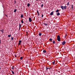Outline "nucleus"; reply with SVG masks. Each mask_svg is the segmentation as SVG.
<instances>
[{
  "mask_svg": "<svg viewBox=\"0 0 75 75\" xmlns=\"http://www.w3.org/2000/svg\"><path fill=\"white\" fill-rule=\"evenodd\" d=\"M2 34H3V33H4V32H3V31H2Z\"/></svg>",
  "mask_w": 75,
  "mask_h": 75,
  "instance_id": "obj_36",
  "label": "nucleus"
},
{
  "mask_svg": "<svg viewBox=\"0 0 75 75\" xmlns=\"http://www.w3.org/2000/svg\"><path fill=\"white\" fill-rule=\"evenodd\" d=\"M67 6H65L64 7V9H65H65H67Z\"/></svg>",
  "mask_w": 75,
  "mask_h": 75,
  "instance_id": "obj_10",
  "label": "nucleus"
},
{
  "mask_svg": "<svg viewBox=\"0 0 75 75\" xmlns=\"http://www.w3.org/2000/svg\"><path fill=\"white\" fill-rule=\"evenodd\" d=\"M71 8H72V9H73V8H74V5H72Z\"/></svg>",
  "mask_w": 75,
  "mask_h": 75,
  "instance_id": "obj_20",
  "label": "nucleus"
},
{
  "mask_svg": "<svg viewBox=\"0 0 75 75\" xmlns=\"http://www.w3.org/2000/svg\"><path fill=\"white\" fill-rule=\"evenodd\" d=\"M39 36H41V33H39Z\"/></svg>",
  "mask_w": 75,
  "mask_h": 75,
  "instance_id": "obj_15",
  "label": "nucleus"
},
{
  "mask_svg": "<svg viewBox=\"0 0 75 75\" xmlns=\"http://www.w3.org/2000/svg\"><path fill=\"white\" fill-rule=\"evenodd\" d=\"M0 31L1 32H2L3 31H4V30H3V29H2L1 30H0Z\"/></svg>",
  "mask_w": 75,
  "mask_h": 75,
  "instance_id": "obj_19",
  "label": "nucleus"
},
{
  "mask_svg": "<svg viewBox=\"0 0 75 75\" xmlns=\"http://www.w3.org/2000/svg\"><path fill=\"white\" fill-rule=\"evenodd\" d=\"M27 34V35H28V34L27 33V34Z\"/></svg>",
  "mask_w": 75,
  "mask_h": 75,
  "instance_id": "obj_42",
  "label": "nucleus"
},
{
  "mask_svg": "<svg viewBox=\"0 0 75 75\" xmlns=\"http://www.w3.org/2000/svg\"><path fill=\"white\" fill-rule=\"evenodd\" d=\"M15 3H16V1H15Z\"/></svg>",
  "mask_w": 75,
  "mask_h": 75,
  "instance_id": "obj_40",
  "label": "nucleus"
},
{
  "mask_svg": "<svg viewBox=\"0 0 75 75\" xmlns=\"http://www.w3.org/2000/svg\"><path fill=\"white\" fill-rule=\"evenodd\" d=\"M37 13H38H38H39L38 12V10L37 11Z\"/></svg>",
  "mask_w": 75,
  "mask_h": 75,
  "instance_id": "obj_32",
  "label": "nucleus"
},
{
  "mask_svg": "<svg viewBox=\"0 0 75 75\" xmlns=\"http://www.w3.org/2000/svg\"><path fill=\"white\" fill-rule=\"evenodd\" d=\"M41 7H43V4H42V5H41Z\"/></svg>",
  "mask_w": 75,
  "mask_h": 75,
  "instance_id": "obj_31",
  "label": "nucleus"
},
{
  "mask_svg": "<svg viewBox=\"0 0 75 75\" xmlns=\"http://www.w3.org/2000/svg\"><path fill=\"white\" fill-rule=\"evenodd\" d=\"M38 16H40V14L39 13H38Z\"/></svg>",
  "mask_w": 75,
  "mask_h": 75,
  "instance_id": "obj_37",
  "label": "nucleus"
},
{
  "mask_svg": "<svg viewBox=\"0 0 75 75\" xmlns=\"http://www.w3.org/2000/svg\"><path fill=\"white\" fill-rule=\"evenodd\" d=\"M23 57H21L20 59L21 60H22V59H23Z\"/></svg>",
  "mask_w": 75,
  "mask_h": 75,
  "instance_id": "obj_23",
  "label": "nucleus"
},
{
  "mask_svg": "<svg viewBox=\"0 0 75 75\" xmlns=\"http://www.w3.org/2000/svg\"><path fill=\"white\" fill-rule=\"evenodd\" d=\"M65 44H66V42L65 41H63L62 42V45H65Z\"/></svg>",
  "mask_w": 75,
  "mask_h": 75,
  "instance_id": "obj_2",
  "label": "nucleus"
},
{
  "mask_svg": "<svg viewBox=\"0 0 75 75\" xmlns=\"http://www.w3.org/2000/svg\"><path fill=\"white\" fill-rule=\"evenodd\" d=\"M54 11H53L52 12L50 13V15H51V16H52V15H53V14L54 13Z\"/></svg>",
  "mask_w": 75,
  "mask_h": 75,
  "instance_id": "obj_5",
  "label": "nucleus"
},
{
  "mask_svg": "<svg viewBox=\"0 0 75 75\" xmlns=\"http://www.w3.org/2000/svg\"><path fill=\"white\" fill-rule=\"evenodd\" d=\"M15 57H17V56L16 55V54H15Z\"/></svg>",
  "mask_w": 75,
  "mask_h": 75,
  "instance_id": "obj_34",
  "label": "nucleus"
},
{
  "mask_svg": "<svg viewBox=\"0 0 75 75\" xmlns=\"http://www.w3.org/2000/svg\"><path fill=\"white\" fill-rule=\"evenodd\" d=\"M60 7L62 8V10H64V7L62 6H61Z\"/></svg>",
  "mask_w": 75,
  "mask_h": 75,
  "instance_id": "obj_4",
  "label": "nucleus"
},
{
  "mask_svg": "<svg viewBox=\"0 0 75 75\" xmlns=\"http://www.w3.org/2000/svg\"><path fill=\"white\" fill-rule=\"evenodd\" d=\"M5 16H6V17H7V15H6Z\"/></svg>",
  "mask_w": 75,
  "mask_h": 75,
  "instance_id": "obj_38",
  "label": "nucleus"
},
{
  "mask_svg": "<svg viewBox=\"0 0 75 75\" xmlns=\"http://www.w3.org/2000/svg\"><path fill=\"white\" fill-rule=\"evenodd\" d=\"M67 34H65V38H66V37H67Z\"/></svg>",
  "mask_w": 75,
  "mask_h": 75,
  "instance_id": "obj_26",
  "label": "nucleus"
},
{
  "mask_svg": "<svg viewBox=\"0 0 75 75\" xmlns=\"http://www.w3.org/2000/svg\"><path fill=\"white\" fill-rule=\"evenodd\" d=\"M67 6H69V3L68 2L67 4Z\"/></svg>",
  "mask_w": 75,
  "mask_h": 75,
  "instance_id": "obj_25",
  "label": "nucleus"
},
{
  "mask_svg": "<svg viewBox=\"0 0 75 75\" xmlns=\"http://www.w3.org/2000/svg\"><path fill=\"white\" fill-rule=\"evenodd\" d=\"M1 43V40H0V44Z\"/></svg>",
  "mask_w": 75,
  "mask_h": 75,
  "instance_id": "obj_35",
  "label": "nucleus"
},
{
  "mask_svg": "<svg viewBox=\"0 0 75 75\" xmlns=\"http://www.w3.org/2000/svg\"><path fill=\"white\" fill-rule=\"evenodd\" d=\"M14 40V38L13 37H11V40H12H12Z\"/></svg>",
  "mask_w": 75,
  "mask_h": 75,
  "instance_id": "obj_21",
  "label": "nucleus"
},
{
  "mask_svg": "<svg viewBox=\"0 0 75 75\" xmlns=\"http://www.w3.org/2000/svg\"><path fill=\"white\" fill-rule=\"evenodd\" d=\"M57 40L58 41H60V36L59 35H58L57 37Z\"/></svg>",
  "mask_w": 75,
  "mask_h": 75,
  "instance_id": "obj_1",
  "label": "nucleus"
},
{
  "mask_svg": "<svg viewBox=\"0 0 75 75\" xmlns=\"http://www.w3.org/2000/svg\"><path fill=\"white\" fill-rule=\"evenodd\" d=\"M21 23L22 24H23V23H24V21H23V20H21Z\"/></svg>",
  "mask_w": 75,
  "mask_h": 75,
  "instance_id": "obj_18",
  "label": "nucleus"
},
{
  "mask_svg": "<svg viewBox=\"0 0 75 75\" xmlns=\"http://www.w3.org/2000/svg\"><path fill=\"white\" fill-rule=\"evenodd\" d=\"M12 69H14V67H13V66H12Z\"/></svg>",
  "mask_w": 75,
  "mask_h": 75,
  "instance_id": "obj_30",
  "label": "nucleus"
},
{
  "mask_svg": "<svg viewBox=\"0 0 75 75\" xmlns=\"http://www.w3.org/2000/svg\"><path fill=\"white\" fill-rule=\"evenodd\" d=\"M30 4L29 3L28 4H27L28 7H30Z\"/></svg>",
  "mask_w": 75,
  "mask_h": 75,
  "instance_id": "obj_16",
  "label": "nucleus"
},
{
  "mask_svg": "<svg viewBox=\"0 0 75 75\" xmlns=\"http://www.w3.org/2000/svg\"><path fill=\"white\" fill-rule=\"evenodd\" d=\"M23 17H24V16H23V14H22L21 15V18H23Z\"/></svg>",
  "mask_w": 75,
  "mask_h": 75,
  "instance_id": "obj_12",
  "label": "nucleus"
},
{
  "mask_svg": "<svg viewBox=\"0 0 75 75\" xmlns=\"http://www.w3.org/2000/svg\"><path fill=\"white\" fill-rule=\"evenodd\" d=\"M21 40H19L18 45H20V44H21Z\"/></svg>",
  "mask_w": 75,
  "mask_h": 75,
  "instance_id": "obj_6",
  "label": "nucleus"
},
{
  "mask_svg": "<svg viewBox=\"0 0 75 75\" xmlns=\"http://www.w3.org/2000/svg\"><path fill=\"white\" fill-rule=\"evenodd\" d=\"M26 33L27 34H28V32H26Z\"/></svg>",
  "mask_w": 75,
  "mask_h": 75,
  "instance_id": "obj_39",
  "label": "nucleus"
},
{
  "mask_svg": "<svg viewBox=\"0 0 75 75\" xmlns=\"http://www.w3.org/2000/svg\"><path fill=\"white\" fill-rule=\"evenodd\" d=\"M1 69V68L0 67V70Z\"/></svg>",
  "mask_w": 75,
  "mask_h": 75,
  "instance_id": "obj_41",
  "label": "nucleus"
},
{
  "mask_svg": "<svg viewBox=\"0 0 75 75\" xmlns=\"http://www.w3.org/2000/svg\"><path fill=\"white\" fill-rule=\"evenodd\" d=\"M49 41H52V39H50Z\"/></svg>",
  "mask_w": 75,
  "mask_h": 75,
  "instance_id": "obj_27",
  "label": "nucleus"
},
{
  "mask_svg": "<svg viewBox=\"0 0 75 75\" xmlns=\"http://www.w3.org/2000/svg\"><path fill=\"white\" fill-rule=\"evenodd\" d=\"M8 37H11V34L8 35Z\"/></svg>",
  "mask_w": 75,
  "mask_h": 75,
  "instance_id": "obj_24",
  "label": "nucleus"
},
{
  "mask_svg": "<svg viewBox=\"0 0 75 75\" xmlns=\"http://www.w3.org/2000/svg\"><path fill=\"white\" fill-rule=\"evenodd\" d=\"M21 28V24H19V30H20Z\"/></svg>",
  "mask_w": 75,
  "mask_h": 75,
  "instance_id": "obj_9",
  "label": "nucleus"
},
{
  "mask_svg": "<svg viewBox=\"0 0 75 75\" xmlns=\"http://www.w3.org/2000/svg\"><path fill=\"white\" fill-rule=\"evenodd\" d=\"M43 52L44 53H45V52H46V51L45 50H44L43 51Z\"/></svg>",
  "mask_w": 75,
  "mask_h": 75,
  "instance_id": "obj_22",
  "label": "nucleus"
},
{
  "mask_svg": "<svg viewBox=\"0 0 75 75\" xmlns=\"http://www.w3.org/2000/svg\"><path fill=\"white\" fill-rule=\"evenodd\" d=\"M56 13H58V12H59V9H57L56 11Z\"/></svg>",
  "mask_w": 75,
  "mask_h": 75,
  "instance_id": "obj_11",
  "label": "nucleus"
},
{
  "mask_svg": "<svg viewBox=\"0 0 75 75\" xmlns=\"http://www.w3.org/2000/svg\"><path fill=\"white\" fill-rule=\"evenodd\" d=\"M44 25H45V26H47V25H48V23H44Z\"/></svg>",
  "mask_w": 75,
  "mask_h": 75,
  "instance_id": "obj_7",
  "label": "nucleus"
},
{
  "mask_svg": "<svg viewBox=\"0 0 75 75\" xmlns=\"http://www.w3.org/2000/svg\"><path fill=\"white\" fill-rule=\"evenodd\" d=\"M17 11V9H15L14 10V13H16Z\"/></svg>",
  "mask_w": 75,
  "mask_h": 75,
  "instance_id": "obj_13",
  "label": "nucleus"
},
{
  "mask_svg": "<svg viewBox=\"0 0 75 75\" xmlns=\"http://www.w3.org/2000/svg\"><path fill=\"white\" fill-rule=\"evenodd\" d=\"M51 68H48V67H46V69L47 70H48V69H51Z\"/></svg>",
  "mask_w": 75,
  "mask_h": 75,
  "instance_id": "obj_17",
  "label": "nucleus"
},
{
  "mask_svg": "<svg viewBox=\"0 0 75 75\" xmlns=\"http://www.w3.org/2000/svg\"><path fill=\"white\" fill-rule=\"evenodd\" d=\"M36 1H38V0H36Z\"/></svg>",
  "mask_w": 75,
  "mask_h": 75,
  "instance_id": "obj_43",
  "label": "nucleus"
},
{
  "mask_svg": "<svg viewBox=\"0 0 75 75\" xmlns=\"http://www.w3.org/2000/svg\"><path fill=\"white\" fill-rule=\"evenodd\" d=\"M29 22H31V21H32V20L31 19V18L29 17Z\"/></svg>",
  "mask_w": 75,
  "mask_h": 75,
  "instance_id": "obj_3",
  "label": "nucleus"
},
{
  "mask_svg": "<svg viewBox=\"0 0 75 75\" xmlns=\"http://www.w3.org/2000/svg\"><path fill=\"white\" fill-rule=\"evenodd\" d=\"M53 64H55V61H54L53 62H52Z\"/></svg>",
  "mask_w": 75,
  "mask_h": 75,
  "instance_id": "obj_28",
  "label": "nucleus"
},
{
  "mask_svg": "<svg viewBox=\"0 0 75 75\" xmlns=\"http://www.w3.org/2000/svg\"><path fill=\"white\" fill-rule=\"evenodd\" d=\"M43 17V14L42 15V18Z\"/></svg>",
  "mask_w": 75,
  "mask_h": 75,
  "instance_id": "obj_33",
  "label": "nucleus"
},
{
  "mask_svg": "<svg viewBox=\"0 0 75 75\" xmlns=\"http://www.w3.org/2000/svg\"><path fill=\"white\" fill-rule=\"evenodd\" d=\"M55 41L53 40V44H55Z\"/></svg>",
  "mask_w": 75,
  "mask_h": 75,
  "instance_id": "obj_29",
  "label": "nucleus"
},
{
  "mask_svg": "<svg viewBox=\"0 0 75 75\" xmlns=\"http://www.w3.org/2000/svg\"><path fill=\"white\" fill-rule=\"evenodd\" d=\"M57 16H59L60 15V13L59 12H58L57 13Z\"/></svg>",
  "mask_w": 75,
  "mask_h": 75,
  "instance_id": "obj_8",
  "label": "nucleus"
},
{
  "mask_svg": "<svg viewBox=\"0 0 75 75\" xmlns=\"http://www.w3.org/2000/svg\"><path fill=\"white\" fill-rule=\"evenodd\" d=\"M11 71L12 72V74H14V71L11 70Z\"/></svg>",
  "mask_w": 75,
  "mask_h": 75,
  "instance_id": "obj_14",
  "label": "nucleus"
}]
</instances>
